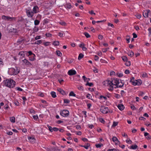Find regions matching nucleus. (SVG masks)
Masks as SVG:
<instances>
[{
    "label": "nucleus",
    "mask_w": 151,
    "mask_h": 151,
    "mask_svg": "<svg viewBox=\"0 0 151 151\" xmlns=\"http://www.w3.org/2000/svg\"><path fill=\"white\" fill-rule=\"evenodd\" d=\"M3 83L6 86L10 88H13L15 86L16 83L12 79H8L4 80Z\"/></svg>",
    "instance_id": "f257e3e1"
},
{
    "label": "nucleus",
    "mask_w": 151,
    "mask_h": 151,
    "mask_svg": "<svg viewBox=\"0 0 151 151\" xmlns=\"http://www.w3.org/2000/svg\"><path fill=\"white\" fill-rule=\"evenodd\" d=\"M20 68L19 67H15L14 68H10L9 70V73L10 75H16L19 73Z\"/></svg>",
    "instance_id": "f03ea898"
},
{
    "label": "nucleus",
    "mask_w": 151,
    "mask_h": 151,
    "mask_svg": "<svg viewBox=\"0 0 151 151\" xmlns=\"http://www.w3.org/2000/svg\"><path fill=\"white\" fill-rule=\"evenodd\" d=\"M69 111L67 110H63L60 113V114L62 116L66 117L68 116L69 115Z\"/></svg>",
    "instance_id": "7ed1b4c3"
},
{
    "label": "nucleus",
    "mask_w": 151,
    "mask_h": 151,
    "mask_svg": "<svg viewBox=\"0 0 151 151\" xmlns=\"http://www.w3.org/2000/svg\"><path fill=\"white\" fill-rule=\"evenodd\" d=\"M2 19L5 20L11 21L14 19H15L14 17H11L8 16H6L4 15H3L1 17Z\"/></svg>",
    "instance_id": "20e7f679"
},
{
    "label": "nucleus",
    "mask_w": 151,
    "mask_h": 151,
    "mask_svg": "<svg viewBox=\"0 0 151 151\" xmlns=\"http://www.w3.org/2000/svg\"><path fill=\"white\" fill-rule=\"evenodd\" d=\"M120 80L119 79L117 78H114V79L112 80V82L113 83V85L116 86H118V84H119L120 83Z\"/></svg>",
    "instance_id": "39448f33"
},
{
    "label": "nucleus",
    "mask_w": 151,
    "mask_h": 151,
    "mask_svg": "<svg viewBox=\"0 0 151 151\" xmlns=\"http://www.w3.org/2000/svg\"><path fill=\"white\" fill-rule=\"evenodd\" d=\"M109 109L108 107H106L100 109L101 111L103 114H107L109 111Z\"/></svg>",
    "instance_id": "423d86ee"
},
{
    "label": "nucleus",
    "mask_w": 151,
    "mask_h": 151,
    "mask_svg": "<svg viewBox=\"0 0 151 151\" xmlns=\"http://www.w3.org/2000/svg\"><path fill=\"white\" fill-rule=\"evenodd\" d=\"M28 17H32L33 15V12L31 11L28 10L26 11Z\"/></svg>",
    "instance_id": "0eeeda50"
},
{
    "label": "nucleus",
    "mask_w": 151,
    "mask_h": 151,
    "mask_svg": "<svg viewBox=\"0 0 151 151\" xmlns=\"http://www.w3.org/2000/svg\"><path fill=\"white\" fill-rule=\"evenodd\" d=\"M76 71L74 70H70L68 71V74L69 76H73L76 74Z\"/></svg>",
    "instance_id": "6e6552de"
},
{
    "label": "nucleus",
    "mask_w": 151,
    "mask_h": 151,
    "mask_svg": "<svg viewBox=\"0 0 151 151\" xmlns=\"http://www.w3.org/2000/svg\"><path fill=\"white\" fill-rule=\"evenodd\" d=\"M22 61L26 65H27L29 66H30L32 65L31 63L26 59H24V60H22Z\"/></svg>",
    "instance_id": "1a4fd4ad"
},
{
    "label": "nucleus",
    "mask_w": 151,
    "mask_h": 151,
    "mask_svg": "<svg viewBox=\"0 0 151 151\" xmlns=\"http://www.w3.org/2000/svg\"><path fill=\"white\" fill-rule=\"evenodd\" d=\"M58 91L63 95H65V91L61 88H59L58 89Z\"/></svg>",
    "instance_id": "9d476101"
},
{
    "label": "nucleus",
    "mask_w": 151,
    "mask_h": 151,
    "mask_svg": "<svg viewBox=\"0 0 151 151\" xmlns=\"http://www.w3.org/2000/svg\"><path fill=\"white\" fill-rule=\"evenodd\" d=\"M118 108L120 110L122 111L123 110L124 108V106L122 104H119L118 106Z\"/></svg>",
    "instance_id": "9b49d317"
},
{
    "label": "nucleus",
    "mask_w": 151,
    "mask_h": 151,
    "mask_svg": "<svg viewBox=\"0 0 151 151\" xmlns=\"http://www.w3.org/2000/svg\"><path fill=\"white\" fill-rule=\"evenodd\" d=\"M106 82L107 84V86H111L113 84V83L112 82V80L111 81L109 80H107L106 81Z\"/></svg>",
    "instance_id": "f8f14e48"
},
{
    "label": "nucleus",
    "mask_w": 151,
    "mask_h": 151,
    "mask_svg": "<svg viewBox=\"0 0 151 151\" xmlns=\"http://www.w3.org/2000/svg\"><path fill=\"white\" fill-rule=\"evenodd\" d=\"M112 140L113 142H115L116 144H117V142H119L118 139L116 137H113L112 138Z\"/></svg>",
    "instance_id": "ddd939ff"
},
{
    "label": "nucleus",
    "mask_w": 151,
    "mask_h": 151,
    "mask_svg": "<svg viewBox=\"0 0 151 151\" xmlns=\"http://www.w3.org/2000/svg\"><path fill=\"white\" fill-rule=\"evenodd\" d=\"M28 139L32 143L35 142V139L34 138L30 137H28Z\"/></svg>",
    "instance_id": "4468645a"
},
{
    "label": "nucleus",
    "mask_w": 151,
    "mask_h": 151,
    "mask_svg": "<svg viewBox=\"0 0 151 151\" xmlns=\"http://www.w3.org/2000/svg\"><path fill=\"white\" fill-rule=\"evenodd\" d=\"M120 82H121V83H122L121 84H120V85H119V84H118V86H116V87H114V88H121L124 85V83H123L121 80H120Z\"/></svg>",
    "instance_id": "2eb2a0df"
},
{
    "label": "nucleus",
    "mask_w": 151,
    "mask_h": 151,
    "mask_svg": "<svg viewBox=\"0 0 151 151\" xmlns=\"http://www.w3.org/2000/svg\"><path fill=\"white\" fill-rule=\"evenodd\" d=\"M38 9V7L37 6H35L34 7L33 9V11L35 13H36L37 12V10Z\"/></svg>",
    "instance_id": "dca6fc26"
},
{
    "label": "nucleus",
    "mask_w": 151,
    "mask_h": 151,
    "mask_svg": "<svg viewBox=\"0 0 151 151\" xmlns=\"http://www.w3.org/2000/svg\"><path fill=\"white\" fill-rule=\"evenodd\" d=\"M137 80H134L132 81V79L130 80V82L132 83V84L134 86L137 85Z\"/></svg>",
    "instance_id": "f3484780"
},
{
    "label": "nucleus",
    "mask_w": 151,
    "mask_h": 151,
    "mask_svg": "<svg viewBox=\"0 0 151 151\" xmlns=\"http://www.w3.org/2000/svg\"><path fill=\"white\" fill-rule=\"evenodd\" d=\"M138 147L137 145H132L130 147V149L136 150L137 148Z\"/></svg>",
    "instance_id": "a211bd4d"
},
{
    "label": "nucleus",
    "mask_w": 151,
    "mask_h": 151,
    "mask_svg": "<svg viewBox=\"0 0 151 151\" xmlns=\"http://www.w3.org/2000/svg\"><path fill=\"white\" fill-rule=\"evenodd\" d=\"M51 150L53 151H60V150L58 149L57 147H51Z\"/></svg>",
    "instance_id": "6ab92c4d"
},
{
    "label": "nucleus",
    "mask_w": 151,
    "mask_h": 151,
    "mask_svg": "<svg viewBox=\"0 0 151 151\" xmlns=\"http://www.w3.org/2000/svg\"><path fill=\"white\" fill-rule=\"evenodd\" d=\"M26 52V51H21L19 53L18 55L21 56L22 57H24L25 56L24 54L25 52Z\"/></svg>",
    "instance_id": "aec40b11"
},
{
    "label": "nucleus",
    "mask_w": 151,
    "mask_h": 151,
    "mask_svg": "<svg viewBox=\"0 0 151 151\" xmlns=\"http://www.w3.org/2000/svg\"><path fill=\"white\" fill-rule=\"evenodd\" d=\"M31 58H30H30V60L31 61H33L34 60H35V55L33 54L32 55H31Z\"/></svg>",
    "instance_id": "412c9836"
},
{
    "label": "nucleus",
    "mask_w": 151,
    "mask_h": 151,
    "mask_svg": "<svg viewBox=\"0 0 151 151\" xmlns=\"http://www.w3.org/2000/svg\"><path fill=\"white\" fill-rule=\"evenodd\" d=\"M10 121L14 123L15 122V118L14 116L11 117L10 118Z\"/></svg>",
    "instance_id": "4be33fe9"
},
{
    "label": "nucleus",
    "mask_w": 151,
    "mask_h": 151,
    "mask_svg": "<svg viewBox=\"0 0 151 151\" xmlns=\"http://www.w3.org/2000/svg\"><path fill=\"white\" fill-rule=\"evenodd\" d=\"M24 39L23 38H20L19 39L17 40V43H18L19 44H20L21 42H22V41H24Z\"/></svg>",
    "instance_id": "5701e85b"
},
{
    "label": "nucleus",
    "mask_w": 151,
    "mask_h": 151,
    "mask_svg": "<svg viewBox=\"0 0 151 151\" xmlns=\"http://www.w3.org/2000/svg\"><path fill=\"white\" fill-rule=\"evenodd\" d=\"M50 94L53 98H55L56 97V93L55 92L52 91L51 92Z\"/></svg>",
    "instance_id": "b1692460"
},
{
    "label": "nucleus",
    "mask_w": 151,
    "mask_h": 151,
    "mask_svg": "<svg viewBox=\"0 0 151 151\" xmlns=\"http://www.w3.org/2000/svg\"><path fill=\"white\" fill-rule=\"evenodd\" d=\"M127 54L129 56H130L131 57H132L134 55V53L132 51H131L127 53Z\"/></svg>",
    "instance_id": "393cba45"
},
{
    "label": "nucleus",
    "mask_w": 151,
    "mask_h": 151,
    "mask_svg": "<svg viewBox=\"0 0 151 151\" xmlns=\"http://www.w3.org/2000/svg\"><path fill=\"white\" fill-rule=\"evenodd\" d=\"M84 56V55L82 53H81L79 54L78 60H80L82 58H83Z\"/></svg>",
    "instance_id": "a878e982"
},
{
    "label": "nucleus",
    "mask_w": 151,
    "mask_h": 151,
    "mask_svg": "<svg viewBox=\"0 0 151 151\" xmlns=\"http://www.w3.org/2000/svg\"><path fill=\"white\" fill-rule=\"evenodd\" d=\"M85 85L86 86H91L93 85V83H89L88 81H87V83Z\"/></svg>",
    "instance_id": "bb28decb"
},
{
    "label": "nucleus",
    "mask_w": 151,
    "mask_h": 151,
    "mask_svg": "<svg viewBox=\"0 0 151 151\" xmlns=\"http://www.w3.org/2000/svg\"><path fill=\"white\" fill-rule=\"evenodd\" d=\"M56 52L57 55H58L59 56L61 57L62 55V53L59 50H57L56 51Z\"/></svg>",
    "instance_id": "cd10ccee"
},
{
    "label": "nucleus",
    "mask_w": 151,
    "mask_h": 151,
    "mask_svg": "<svg viewBox=\"0 0 151 151\" xmlns=\"http://www.w3.org/2000/svg\"><path fill=\"white\" fill-rule=\"evenodd\" d=\"M65 7H66V8H67L69 9H70L71 8V6L70 4H66L65 5Z\"/></svg>",
    "instance_id": "c85d7f7f"
},
{
    "label": "nucleus",
    "mask_w": 151,
    "mask_h": 151,
    "mask_svg": "<svg viewBox=\"0 0 151 151\" xmlns=\"http://www.w3.org/2000/svg\"><path fill=\"white\" fill-rule=\"evenodd\" d=\"M137 85L139 86L142 84V82L140 80H137Z\"/></svg>",
    "instance_id": "c756f323"
},
{
    "label": "nucleus",
    "mask_w": 151,
    "mask_h": 151,
    "mask_svg": "<svg viewBox=\"0 0 151 151\" xmlns=\"http://www.w3.org/2000/svg\"><path fill=\"white\" fill-rule=\"evenodd\" d=\"M42 42V40H38L37 41H36L34 43V44L39 45V44H41Z\"/></svg>",
    "instance_id": "7c9ffc66"
},
{
    "label": "nucleus",
    "mask_w": 151,
    "mask_h": 151,
    "mask_svg": "<svg viewBox=\"0 0 151 151\" xmlns=\"http://www.w3.org/2000/svg\"><path fill=\"white\" fill-rule=\"evenodd\" d=\"M40 21H39V20L37 19H36L34 21V24L35 25H38Z\"/></svg>",
    "instance_id": "2f4dec72"
},
{
    "label": "nucleus",
    "mask_w": 151,
    "mask_h": 151,
    "mask_svg": "<svg viewBox=\"0 0 151 151\" xmlns=\"http://www.w3.org/2000/svg\"><path fill=\"white\" fill-rule=\"evenodd\" d=\"M59 42L58 41H54L53 42V44L55 46H58L59 45Z\"/></svg>",
    "instance_id": "473e14b6"
},
{
    "label": "nucleus",
    "mask_w": 151,
    "mask_h": 151,
    "mask_svg": "<svg viewBox=\"0 0 151 151\" xmlns=\"http://www.w3.org/2000/svg\"><path fill=\"white\" fill-rule=\"evenodd\" d=\"M122 60L124 62H127V57L126 56H123L122 57Z\"/></svg>",
    "instance_id": "72a5a7b5"
},
{
    "label": "nucleus",
    "mask_w": 151,
    "mask_h": 151,
    "mask_svg": "<svg viewBox=\"0 0 151 151\" xmlns=\"http://www.w3.org/2000/svg\"><path fill=\"white\" fill-rule=\"evenodd\" d=\"M69 96H76V95L73 91H71L69 94Z\"/></svg>",
    "instance_id": "f704fd0d"
},
{
    "label": "nucleus",
    "mask_w": 151,
    "mask_h": 151,
    "mask_svg": "<svg viewBox=\"0 0 151 151\" xmlns=\"http://www.w3.org/2000/svg\"><path fill=\"white\" fill-rule=\"evenodd\" d=\"M143 16L145 18H147L148 17V14L145 11V13H143Z\"/></svg>",
    "instance_id": "c9c22d12"
},
{
    "label": "nucleus",
    "mask_w": 151,
    "mask_h": 151,
    "mask_svg": "<svg viewBox=\"0 0 151 151\" xmlns=\"http://www.w3.org/2000/svg\"><path fill=\"white\" fill-rule=\"evenodd\" d=\"M47 126L48 127L49 129V130L51 132H53V128H52L49 125H47Z\"/></svg>",
    "instance_id": "e433bc0d"
},
{
    "label": "nucleus",
    "mask_w": 151,
    "mask_h": 151,
    "mask_svg": "<svg viewBox=\"0 0 151 151\" xmlns=\"http://www.w3.org/2000/svg\"><path fill=\"white\" fill-rule=\"evenodd\" d=\"M126 37L127 38L126 39L127 40V43H129V40H130V36L129 35H127L126 36Z\"/></svg>",
    "instance_id": "4c0bfd02"
},
{
    "label": "nucleus",
    "mask_w": 151,
    "mask_h": 151,
    "mask_svg": "<svg viewBox=\"0 0 151 151\" xmlns=\"http://www.w3.org/2000/svg\"><path fill=\"white\" fill-rule=\"evenodd\" d=\"M84 34L86 36V37L87 38L90 37H91V36L87 32H85L84 33Z\"/></svg>",
    "instance_id": "58836bf2"
},
{
    "label": "nucleus",
    "mask_w": 151,
    "mask_h": 151,
    "mask_svg": "<svg viewBox=\"0 0 151 151\" xmlns=\"http://www.w3.org/2000/svg\"><path fill=\"white\" fill-rule=\"evenodd\" d=\"M142 76L143 78H146L147 77V73H144L142 75Z\"/></svg>",
    "instance_id": "ea45409f"
},
{
    "label": "nucleus",
    "mask_w": 151,
    "mask_h": 151,
    "mask_svg": "<svg viewBox=\"0 0 151 151\" xmlns=\"http://www.w3.org/2000/svg\"><path fill=\"white\" fill-rule=\"evenodd\" d=\"M103 146V144H96V146L97 148H100L101 147V146Z\"/></svg>",
    "instance_id": "a19ab883"
},
{
    "label": "nucleus",
    "mask_w": 151,
    "mask_h": 151,
    "mask_svg": "<svg viewBox=\"0 0 151 151\" xmlns=\"http://www.w3.org/2000/svg\"><path fill=\"white\" fill-rule=\"evenodd\" d=\"M59 23L60 24L63 26H65L66 25V23L65 22L63 21H61L59 22Z\"/></svg>",
    "instance_id": "79ce46f5"
},
{
    "label": "nucleus",
    "mask_w": 151,
    "mask_h": 151,
    "mask_svg": "<svg viewBox=\"0 0 151 151\" xmlns=\"http://www.w3.org/2000/svg\"><path fill=\"white\" fill-rule=\"evenodd\" d=\"M118 124V122H114L113 123V124L112 125V127H115Z\"/></svg>",
    "instance_id": "37998d69"
},
{
    "label": "nucleus",
    "mask_w": 151,
    "mask_h": 151,
    "mask_svg": "<svg viewBox=\"0 0 151 151\" xmlns=\"http://www.w3.org/2000/svg\"><path fill=\"white\" fill-rule=\"evenodd\" d=\"M70 102V101L68 99H64V102L65 103L69 104Z\"/></svg>",
    "instance_id": "c03bdc74"
},
{
    "label": "nucleus",
    "mask_w": 151,
    "mask_h": 151,
    "mask_svg": "<svg viewBox=\"0 0 151 151\" xmlns=\"http://www.w3.org/2000/svg\"><path fill=\"white\" fill-rule=\"evenodd\" d=\"M126 63H125V65L127 66H129L131 65V63L129 61H127L126 62Z\"/></svg>",
    "instance_id": "a18cd8bd"
},
{
    "label": "nucleus",
    "mask_w": 151,
    "mask_h": 151,
    "mask_svg": "<svg viewBox=\"0 0 151 151\" xmlns=\"http://www.w3.org/2000/svg\"><path fill=\"white\" fill-rule=\"evenodd\" d=\"M39 30V28L38 27H35L33 29V31L35 32H37Z\"/></svg>",
    "instance_id": "49530a36"
},
{
    "label": "nucleus",
    "mask_w": 151,
    "mask_h": 151,
    "mask_svg": "<svg viewBox=\"0 0 151 151\" xmlns=\"http://www.w3.org/2000/svg\"><path fill=\"white\" fill-rule=\"evenodd\" d=\"M82 78L83 79L84 81L85 82H87V78H86L85 76H83L82 77Z\"/></svg>",
    "instance_id": "de8ad7c7"
},
{
    "label": "nucleus",
    "mask_w": 151,
    "mask_h": 151,
    "mask_svg": "<svg viewBox=\"0 0 151 151\" xmlns=\"http://www.w3.org/2000/svg\"><path fill=\"white\" fill-rule=\"evenodd\" d=\"M100 62H101L102 63H107V62L106 61L104 60L103 59H101L100 60Z\"/></svg>",
    "instance_id": "09e8293b"
},
{
    "label": "nucleus",
    "mask_w": 151,
    "mask_h": 151,
    "mask_svg": "<svg viewBox=\"0 0 151 151\" xmlns=\"http://www.w3.org/2000/svg\"><path fill=\"white\" fill-rule=\"evenodd\" d=\"M45 35L47 37H50L52 36V34H51L50 33H46L45 34Z\"/></svg>",
    "instance_id": "8fccbe9b"
},
{
    "label": "nucleus",
    "mask_w": 151,
    "mask_h": 151,
    "mask_svg": "<svg viewBox=\"0 0 151 151\" xmlns=\"http://www.w3.org/2000/svg\"><path fill=\"white\" fill-rule=\"evenodd\" d=\"M99 120L103 124H104L105 122L104 119L103 118H100Z\"/></svg>",
    "instance_id": "3c124183"
},
{
    "label": "nucleus",
    "mask_w": 151,
    "mask_h": 151,
    "mask_svg": "<svg viewBox=\"0 0 151 151\" xmlns=\"http://www.w3.org/2000/svg\"><path fill=\"white\" fill-rule=\"evenodd\" d=\"M98 38L99 40H102L103 38V37L102 35H100L98 36Z\"/></svg>",
    "instance_id": "603ef678"
},
{
    "label": "nucleus",
    "mask_w": 151,
    "mask_h": 151,
    "mask_svg": "<svg viewBox=\"0 0 151 151\" xmlns=\"http://www.w3.org/2000/svg\"><path fill=\"white\" fill-rule=\"evenodd\" d=\"M88 13L91 15H92L93 14L94 15L96 14L94 12L93 10H92L91 11H89L88 12Z\"/></svg>",
    "instance_id": "864d4df0"
},
{
    "label": "nucleus",
    "mask_w": 151,
    "mask_h": 151,
    "mask_svg": "<svg viewBox=\"0 0 151 151\" xmlns=\"http://www.w3.org/2000/svg\"><path fill=\"white\" fill-rule=\"evenodd\" d=\"M10 29L12 30L11 31L12 32H13L14 33H15L17 32V30L16 29L13 28L12 30L11 29Z\"/></svg>",
    "instance_id": "5fc2aeb1"
},
{
    "label": "nucleus",
    "mask_w": 151,
    "mask_h": 151,
    "mask_svg": "<svg viewBox=\"0 0 151 151\" xmlns=\"http://www.w3.org/2000/svg\"><path fill=\"white\" fill-rule=\"evenodd\" d=\"M49 42H46L43 43L44 45L46 46H48L49 44Z\"/></svg>",
    "instance_id": "6e6d98bb"
},
{
    "label": "nucleus",
    "mask_w": 151,
    "mask_h": 151,
    "mask_svg": "<svg viewBox=\"0 0 151 151\" xmlns=\"http://www.w3.org/2000/svg\"><path fill=\"white\" fill-rule=\"evenodd\" d=\"M84 44L83 43H82L79 45V47H80L82 48L84 46Z\"/></svg>",
    "instance_id": "4d7b16f0"
},
{
    "label": "nucleus",
    "mask_w": 151,
    "mask_h": 151,
    "mask_svg": "<svg viewBox=\"0 0 151 151\" xmlns=\"http://www.w3.org/2000/svg\"><path fill=\"white\" fill-rule=\"evenodd\" d=\"M33 117L34 119L36 120L38 118V117L37 115H34Z\"/></svg>",
    "instance_id": "13d9d810"
},
{
    "label": "nucleus",
    "mask_w": 151,
    "mask_h": 151,
    "mask_svg": "<svg viewBox=\"0 0 151 151\" xmlns=\"http://www.w3.org/2000/svg\"><path fill=\"white\" fill-rule=\"evenodd\" d=\"M16 88L17 89V90L19 91H23V90L20 87H16Z\"/></svg>",
    "instance_id": "bf43d9fd"
},
{
    "label": "nucleus",
    "mask_w": 151,
    "mask_h": 151,
    "mask_svg": "<svg viewBox=\"0 0 151 151\" xmlns=\"http://www.w3.org/2000/svg\"><path fill=\"white\" fill-rule=\"evenodd\" d=\"M117 74L118 76L119 77H122L123 76V74L122 73H117Z\"/></svg>",
    "instance_id": "052dcab7"
},
{
    "label": "nucleus",
    "mask_w": 151,
    "mask_h": 151,
    "mask_svg": "<svg viewBox=\"0 0 151 151\" xmlns=\"http://www.w3.org/2000/svg\"><path fill=\"white\" fill-rule=\"evenodd\" d=\"M146 119L144 117H143L142 116V117H140L139 118V120H143V121H145V120Z\"/></svg>",
    "instance_id": "680f3d73"
},
{
    "label": "nucleus",
    "mask_w": 151,
    "mask_h": 151,
    "mask_svg": "<svg viewBox=\"0 0 151 151\" xmlns=\"http://www.w3.org/2000/svg\"><path fill=\"white\" fill-rule=\"evenodd\" d=\"M131 108L133 110H134L136 109V108L135 107V106L134 105H132L131 106Z\"/></svg>",
    "instance_id": "e2e57ef3"
},
{
    "label": "nucleus",
    "mask_w": 151,
    "mask_h": 151,
    "mask_svg": "<svg viewBox=\"0 0 151 151\" xmlns=\"http://www.w3.org/2000/svg\"><path fill=\"white\" fill-rule=\"evenodd\" d=\"M132 35H133V38H136L137 37V35L135 33H133L132 34Z\"/></svg>",
    "instance_id": "0e129e2a"
},
{
    "label": "nucleus",
    "mask_w": 151,
    "mask_h": 151,
    "mask_svg": "<svg viewBox=\"0 0 151 151\" xmlns=\"http://www.w3.org/2000/svg\"><path fill=\"white\" fill-rule=\"evenodd\" d=\"M49 20L47 19L44 20V22L45 24L49 22Z\"/></svg>",
    "instance_id": "69168bd1"
},
{
    "label": "nucleus",
    "mask_w": 151,
    "mask_h": 151,
    "mask_svg": "<svg viewBox=\"0 0 151 151\" xmlns=\"http://www.w3.org/2000/svg\"><path fill=\"white\" fill-rule=\"evenodd\" d=\"M58 130H59V129L58 128H57V127L53 128V131H55V132H57Z\"/></svg>",
    "instance_id": "338daca9"
},
{
    "label": "nucleus",
    "mask_w": 151,
    "mask_h": 151,
    "mask_svg": "<svg viewBox=\"0 0 151 151\" xmlns=\"http://www.w3.org/2000/svg\"><path fill=\"white\" fill-rule=\"evenodd\" d=\"M117 150L115 148L112 149H109L107 151H116Z\"/></svg>",
    "instance_id": "774afa93"
}]
</instances>
